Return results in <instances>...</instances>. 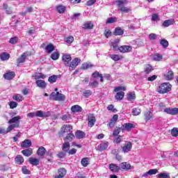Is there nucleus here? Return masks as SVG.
<instances>
[{"instance_id":"nucleus-18","label":"nucleus","mask_w":178,"mask_h":178,"mask_svg":"<svg viewBox=\"0 0 178 178\" xmlns=\"http://www.w3.org/2000/svg\"><path fill=\"white\" fill-rule=\"evenodd\" d=\"M73 129V127L70 124H65L62 128H61V133L65 134V133H70L72 129Z\"/></svg>"},{"instance_id":"nucleus-19","label":"nucleus","mask_w":178,"mask_h":178,"mask_svg":"<svg viewBox=\"0 0 178 178\" xmlns=\"http://www.w3.org/2000/svg\"><path fill=\"white\" fill-rule=\"evenodd\" d=\"M67 172V171L64 168H61L58 169V175L56 176L55 178L65 177V176H66Z\"/></svg>"},{"instance_id":"nucleus-61","label":"nucleus","mask_w":178,"mask_h":178,"mask_svg":"<svg viewBox=\"0 0 178 178\" xmlns=\"http://www.w3.org/2000/svg\"><path fill=\"white\" fill-rule=\"evenodd\" d=\"M73 138H74V135L72 133H70L65 138V140H67L68 141H72V140H73Z\"/></svg>"},{"instance_id":"nucleus-34","label":"nucleus","mask_w":178,"mask_h":178,"mask_svg":"<svg viewBox=\"0 0 178 178\" xmlns=\"http://www.w3.org/2000/svg\"><path fill=\"white\" fill-rule=\"evenodd\" d=\"M128 101H134L136 99V92H130L127 94Z\"/></svg>"},{"instance_id":"nucleus-37","label":"nucleus","mask_w":178,"mask_h":178,"mask_svg":"<svg viewBox=\"0 0 178 178\" xmlns=\"http://www.w3.org/2000/svg\"><path fill=\"white\" fill-rule=\"evenodd\" d=\"M165 80H173V72L172 71H168V72L167 74H165Z\"/></svg>"},{"instance_id":"nucleus-23","label":"nucleus","mask_w":178,"mask_h":178,"mask_svg":"<svg viewBox=\"0 0 178 178\" xmlns=\"http://www.w3.org/2000/svg\"><path fill=\"white\" fill-rule=\"evenodd\" d=\"M45 154H47V149H45V147L41 146L38 149L37 154L38 155V156H44Z\"/></svg>"},{"instance_id":"nucleus-22","label":"nucleus","mask_w":178,"mask_h":178,"mask_svg":"<svg viewBox=\"0 0 178 178\" xmlns=\"http://www.w3.org/2000/svg\"><path fill=\"white\" fill-rule=\"evenodd\" d=\"M15 76V74L14 72H8L3 74V77L4 79H6V80H12L13 79Z\"/></svg>"},{"instance_id":"nucleus-42","label":"nucleus","mask_w":178,"mask_h":178,"mask_svg":"<svg viewBox=\"0 0 178 178\" xmlns=\"http://www.w3.org/2000/svg\"><path fill=\"white\" fill-rule=\"evenodd\" d=\"M123 33V30L120 27H117L115 29L114 35H122Z\"/></svg>"},{"instance_id":"nucleus-59","label":"nucleus","mask_w":178,"mask_h":178,"mask_svg":"<svg viewBox=\"0 0 178 178\" xmlns=\"http://www.w3.org/2000/svg\"><path fill=\"white\" fill-rule=\"evenodd\" d=\"M90 67H92V65L87 63H84L82 65V69H90Z\"/></svg>"},{"instance_id":"nucleus-49","label":"nucleus","mask_w":178,"mask_h":178,"mask_svg":"<svg viewBox=\"0 0 178 178\" xmlns=\"http://www.w3.org/2000/svg\"><path fill=\"white\" fill-rule=\"evenodd\" d=\"M118 22V19L116 17H109L107 19L106 24H111L112 23H115Z\"/></svg>"},{"instance_id":"nucleus-17","label":"nucleus","mask_w":178,"mask_h":178,"mask_svg":"<svg viewBox=\"0 0 178 178\" xmlns=\"http://www.w3.org/2000/svg\"><path fill=\"white\" fill-rule=\"evenodd\" d=\"M108 168L111 172H113L114 173H116L120 170V166H118V165L115 163H111L108 165Z\"/></svg>"},{"instance_id":"nucleus-46","label":"nucleus","mask_w":178,"mask_h":178,"mask_svg":"<svg viewBox=\"0 0 178 178\" xmlns=\"http://www.w3.org/2000/svg\"><path fill=\"white\" fill-rule=\"evenodd\" d=\"M16 127H19V124H13L11 125H10L8 128H7V133H10V131H12V130H13V129H16Z\"/></svg>"},{"instance_id":"nucleus-43","label":"nucleus","mask_w":178,"mask_h":178,"mask_svg":"<svg viewBox=\"0 0 178 178\" xmlns=\"http://www.w3.org/2000/svg\"><path fill=\"white\" fill-rule=\"evenodd\" d=\"M92 77L95 79H97V77H99L100 81L102 83L104 81V77L102 76V74H99V72H95L92 74Z\"/></svg>"},{"instance_id":"nucleus-15","label":"nucleus","mask_w":178,"mask_h":178,"mask_svg":"<svg viewBox=\"0 0 178 178\" xmlns=\"http://www.w3.org/2000/svg\"><path fill=\"white\" fill-rule=\"evenodd\" d=\"M119 44V39H116L113 42H110L109 44L111 48H113L114 51H119V47L118 44Z\"/></svg>"},{"instance_id":"nucleus-4","label":"nucleus","mask_w":178,"mask_h":178,"mask_svg":"<svg viewBox=\"0 0 178 178\" xmlns=\"http://www.w3.org/2000/svg\"><path fill=\"white\" fill-rule=\"evenodd\" d=\"M33 55L31 51H26L22 56L17 59V63L18 65H22V63H24L26 62V59H27V56H31Z\"/></svg>"},{"instance_id":"nucleus-16","label":"nucleus","mask_w":178,"mask_h":178,"mask_svg":"<svg viewBox=\"0 0 178 178\" xmlns=\"http://www.w3.org/2000/svg\"><path fill=\"white\" fill-rule=\"evenodd\" d=\"M145 116V122H149V120H152L154 119V115L149 111H147L144 114Z\"/></svg>"},{"instance_id":"nucleus-38","label":"nucleus","mask_w":178,"mask_h":178,"mask_svg":"<svg viewBox=\"0 0 178 178\" xmlns=\"http://www.w3.org/2000/svg\"><path fill=\"white\" fill-rule=\"evenodd\" d=\"M124 98V92H118L115 95V99L118 101H120L121 99H123Z\"/></svg>"},{"instance_id":"nucleus-48","label":"nucleus","mask_w":178,"mask_h":178,"mask_svg":"<svg viewBox=\"0 0 178 178\" xmlns=\"http://www.w3.org/2000/svg\"><path fill=\"white\" fill-rule=\"evenodd\" d=\"M140 113L141 109H140L139 108H135L132 111V115H134V116H138V115H140Z\"/></svg>"},{"instance_id":"nucleus-44","label":"nucleus","mask_w":178,"mask_h":178,"mask_svg":"<svg viewBox=\"0 0 178 178\" xmlns=\"http://www.w3.org/2000/svg\"><path fill=\"white\" fill-rule=\"evenodd\" d=\"M13 99L15 101H17L18 102H20V101H23L24 97L22 96V95H15L13 96Z\"/></svg>"},{"instance_id":"nucleus-31","label":"nucleus","mask_w":178,"mask_h":178,"mask_svg":"<svg viewBox=\"0 0 178 178\" xmlns=\"http://www.w3.org/2000/svg\"><path fill=\"white\" fill-rule=\"evenodd\" d=\"M71 111L74 113H76L78 112H81V111H83V108L79 105H74L71 107Z\"/></svg>"},{"instance_id":"nucleus-8","label":"nucleus","mask_w":178,"mask_h":178,"mask_svg":"<svg viewBox=\"0 0 178 178\" xmlns=\"http://www.w3.org/2000/svg\"><path fill=\"white\" fill-rule=\"evenodd\" d=\"M132 50H133V47L131 46H129V45H123V46H120L119 47V51L122 54L131 52Z\"/></svg>"},{"instance_id":"nucleus-27","label":"nucleus","mask_w":178,"mask_h":178,"mask_svg":"<svg viewBox=\"0 0 178 178\" xmlns=\"http://www.w3.org/2000/svg\"><path fill=\"white\" fill-rule=\"evenodd\" d=\"M22 154L24 156H31V155H33V149L28 148L26 149H24L22 151Z\"/></svg>"},{"instance_id":"nucleus-2","label":"nucleus","mask_w":178,"mask_h":178,"mask_svg":"<svg viewBox=\"0 0 178 178\" xmlns=\"http://www.w3.org/2000/svg\"><path fill=\"white\" fill-rule=\"evenodd\" d=\"M171 90L172 85L169 83H163L157 88V91L159 94H166L167 92H169V91H171Z\"/></svg>"},{"instance_id":"nucleus-41","label":"nucleus","mask_w":178,"mask_h":178,"mask_svg":"<svg viewBox=\"0 0 178 178\" xmlns=\"http://www.w3.org/2000/svg\"><path fill=\"white\" fill-rule=\"evenodd\" d=\"M70 149V143L69 142H65L63 145V151L67 152Z\"/></svg>"},{"instance_id":"nucleus-30","label":"nucleus","mask_w":178,"mask_h":178,"mask_svg":"<svg viewBox=\"0 0 178 178\" xmlns=\"http://www.w3.org/2000/svg\"><path fill=\"white\" fill-rule=\"evenodd\" d=\"M172 24H175V19H170L165 20L163 23V27H169V26H172Z\"/></svg>"},{"instance_id":"nucleus-52","label":"nucleus","mask_w":178,"mask_h":178,"mask_svg":"<svg viewBox=\"0 0 178 178\" xmlns=\"http://www.w3.org/2000/svg\"><path fill=\"white\" fill-rule=\"evenodd\" d=\"M171 136L172 137H178V128H173L171 130Z\"/></svg>"},{"instance_id":"nucleus-12","label":"nucleus","mask_w":178,"mask_h":178,"mask_svg":"<svg viewBox=\"0 0 178 178\" xmlns=\"http://www.w3.org/2000/svg\"><path fill=\"white\" fill-rule=\"evenodd\" d=\"M88 126H90V127H92V126L95 124L96 120H95V116H94L93 114L88 115Z\"/></svg>"},{"instance_id":"nucleus-26","label":"nucleus","mask_w":178,"mask_h":178,"mask_svg":"<svg viewBox=\"0 0 178 178\" xmlns=\"http://www.w3.org/2000/svg\"><path fill=\"white\" fill-rule=\"evenodd\" d=\"M75 136L76 138H78V140H81V138H86V134L82 131L78 130L75 133Z\"/></svg>"},{"instance_id":"nucleus-1","label":"nucleus","mask_w":178,"mask_h":178,"mask_svg":"<svg viewBox=\"0 0 178 178\" xmlns=\"http://www.w3.org/2000/svg\"><path fill=\"white\" fill-rule=\"evenodd\" d=\"M117 6H118V10L122 12L123 13H129L131 9L129 7H124L123 5H126L127 1L126 0H117L115 1Z\"/></svg>"},{"instance_id":"nucleus-56","label":"nucleus","mask_w":178,"mask_h":178,"mask_svg":"<svg viewBox=\"0 0 178 178\" xmlns=\"http://www.w3.org/2000/svg\"><path fill=\"white\" fill-rule=\"evenodd\" d=\"M115 92L118 91H126V88L124 86H118L114 89Z\"/></svg>"},{"instance_id":"nucleus-64","label":"nucleus","mask_w":178,"mask_h":178,"mask_svg":"<svg viewBox=\"0 0 178 178\" xmlns=\"http://www.w3.org/2000/svg\"><path fill=\"white\" fill-rule=\"evenodd\" d=\"M172 115H178V108H172L171 111Z\"/></svg>"},{"instance_id":"nucleus-24","label":"nucleus","mask_w":178,"mask_h":178,"mask_svg":"<svg viewBox=\"0 0 178 178\" xmlns=\"http://www.w3.org/2000/svg\"><path fill=\"white\" fill-rule=\"evenodd\" d=\"M131 168V165L130 163L127 162H122L120 164V169H122L123 170H129V169Z\"/></svg>"},{"instance_id":"nucleus-13","label":"nucleus","mask_w":178,"mask_h":178,"mask_svg":"<svg viewBox=\"0 0 178 178\" xmlns=\"http://www.w3.org/2000/svg\"><path fill=\"white\" fill-rule=\"evenodd\" d=\"M118 119H119V115L115 114L111 119L110 122L108 123L109 127H115V124H116V122H118Z\"/></svg>"},{"instance_id":"nucleus-9","label":"nucleus","mask_w":178,"mask_h":178,"mask_svg":"<svg viewBox=\"0 0 178 178\" xmlns=\"http://www.w3.org/2000/svg\"><path fill=\"white\" fill-rule=\"evenodd\" d=\"M35 116L38 118H49L51 116V112H44L42 111H38L35 113Z\"/></svg>"},{"instance_id":"nucleus-50","label":"nucleus","mask_w":178,"mask_h":178,"mask_svg":"<svg viewBox=\"0 0 178 178\" xmlns=\"http://www.w3.org/2000/svg\"><path fill=\"white\" fill-rule=\"evenodd\" d=\"M160 44L161 45H162L163 48H168V47H169V42H168V40L164 39L160 41Z\"/></svg>"},{"instance_id":"nucleus-6","label":"nucleus","mask_w":178,"mask_h":178,"mask_svg":"<svg viewBox=\"0 0 178 178\" xmlns=\"http://www.w3.org/2000/svg\"><path fill=\"white\" fill-rule=\"evenodd\" d=\"M81 62V60L79 58H75L70 63V65L67 67H70V70H74L77 66H79V63Z\"/></svg>"},{"instance_id":"nucleus-3","label":"nucleus","mask_w":178,"mask_h":178,"mask_svg":"<svg viewBox=\"0 0 178 178\" xmlns=\"http://www.w3.org/2000/svg\"><path fill=\"white\" fill-rule=\"evenodd\" d=\"M51 99H54V101H65L66 99V97L65 95L59 93V92H53L50 95Z\"/></svg>"},{"instance_id":"nucleus-55","label":"nucleus","mask_w":178,"mask_h":178,"mask_svg":"<svg viewBox=\"0 0 178 178\" xmlns=\"http://www.w3.org/2000/svg\"><path fill=\"white\" fill-rule=\"evenodd\" d=\"M92 94V92H91V90H85V91L83 92V97H85L86 98H88V97H90Z\"/></svg>"},{"instance_id":"nucleus-7","label":"nucleus","mask_w":178,"mask_h":178,"mask_svg":"<svg viewBox=\"0 0 178 178\" xmlns=\"http://www.w3.org/2000/svg\"><path fill=\"white\" fill-rule=\"evenodd\" d=\"M62 60L67 67L70 66V62H72V56L70 54H63Z\"/></svg>"},{"instance_id":"nucleus-5","label":"nucleus","mask_w":178,"mask_h":178,"mask_svg":"<svg viewBox=\"0 0 178 178\" xmlns=\"http://www.w3.org/2000/svg\"><path fill=\"white\" fill-rule=\"evenodd\" d=\"M121 148L124 154H127V152H130V151H131L133 144H131V142H126L124 145L121 147Z\"/></svg>"},{"instance_id":"nucleus-20","label":"nucleus","mask_w":178,"mask_h":178,"mask_svg":"<svg viewBox=\"0 0 178 178\" xmlns=\"http://www.w3.org/2000/svg\"><path fill=\"white\" fill-rule=\"evenodd\" d=\"M31 140L26 139L22 142L21 147L22 148H30V147H31Z\"/></svg>"},{"instance_id":"nucleus-10","label":"nucleus","mask_w":178,"mask_h":178,"mask_svg":"<svg viewBox=\"0 0 178 178\" xmlns=\"http://www.w3.org/2000/svg\"><path fill=\"white\" fill-rule=\"evenodd\" d=\"M136 127V125H134L132 123H124L121 129L122 131L127 130V131H131V129H134Z\"/></svg>"},{"instance_id":"nucleus-36","label":"nucleus","mask_w":178,"mask_h":178,"mask_svg":"<svg viewBox=\"0 0 178 178\" xmlns=\"http://www.w3.org/2000/svg\"><path fill=\"white\" fill-rule=\"evenodd\" d=\"M60 56V54H59V51H54L53 54H51V58L53 60H58Z\"/></svg>"},{"instance_id":"nucleus-28","label":"nucleus","mask_w":178,"mask_h":178,"mask_svg":"<svg viewBox=\"0 0 178 178\" xmlns=\"http://www.w3.org/2000/svg\"><path fill=\"white\" fill-rule=\"evenodd\" d=\"M110 58L115 62H118V61L122 60V59H123V56H122L119 54H111V55H110Z\"/></svg>"},{"instance_id":"nucleus-63","label":"nucleus","mask_w":178,"mask_h":178,"mask_svg":"<svg viewBox=\"0 0 178 178\" xmlns=\"http://www.w3.org/2000/svg\"><path fill=\"white\" fill-rule=\"evenodd\" d=\"M9 170V165H2L0 166V170H2L3 172H6V170Z\"/></svg>"},{"instance_id":"nucleus-53","label":"nucleus","mask_w":178,"mask_h":178,"mask_svg":"<svg viewBox=\"0 0 178 178\" xmlns=\"http://www.w3.org/2000/svg\"><path fill=\"white\" fill-rule=\"evenodd\" d=\"M81 163L82 166L86 167L88 165V158L82 159Z\"/></svg>"},{"instance_id":"nucleus-40","label":"nucleus","mask_w":178,"mask_h":178,"mask_svg":"<svg viewBox=\"0 0 178 178\" xmlns=\"http://www.w3.org/2000/svg\"><path fill=\"white\" fill-rule=\"evenodd\" d=\"M35 80H40V79H45V77H47V76H45L44 74H41V73H36L34 76H33Z\"/></svg>"},{"instance_id":"nucleus-45","label":"nucleus","mask_w":178,"mask_h":178,"mask_svg":"<svg viewBox=\"0 0 178 178\" xmlns=\"http://www.w3.org/2000/svg\"><path fill=\"white\" fill-rule=\"evenodd\" d=\"M56 80H58V76L53 75L49 77L48 81H49L51 84H54V83L56 82Z\"/></svg>"},{"instance_id":"nucleus-60","label":"nucleus","mask_w":178,"mask_h":178,"mask_svg":"<svg viewBox=\"0 0 178 178\" xmlns=\"http://www.w3.org/2000/svg\"><path fill=\"white\" fill-rule=\"evenodd\" d=\"M9 106L10 109H15V108H17V103L15 102H10Z\"/></svg>"},{"instance_id":"nucleus-33","label":"nucleus","mask_w":178,"mask_h":178,"mask_svg":"<svg viewBox=\"0 0 178 178\" xmlns=\"http://www.w3.org/2000/svg\"><path fill=\"white\" fill-rule=\"evenodd\" d=\"M29 163H31V165L37 166L38 165H40V160L35 158H29Z\"/></svg>"},{"instance_id":"nucleus-11","label":"nucleus","mask_w":178,"mask_h":178,"mask_svg":"<svg viewBox=\"0 0 178 178\" xmlns=\"http://www.w3.org/2000/svg\"><path fill=\"white\" fill-rule=\"evenodd\" d=\"M109 143L108 141H102L97 147L98 151H105L108 148Z\"/></svg>"},{"instance_id":"nucleus-35","label":"nucleus","mask_w":178,"mask_h":178,"mask_svg":"<svg viewBox=\"0 0 178 178\" xmlns=\"http://www.w3.org/2000/svg\"><path fill=\"white\" fill-rule=\"evenodd\" d=\"M45 49L48 54H51L52 51H55V46L52 44H49L45 47Z\"/></svg>"},{"instance_id":"nucleus-54","label":"nucleus","mask_w":178,"mask_h":178,"mask_svg":"<svg viewBox=\"0 0 178 178\" xmlns=\"http://www.w3.org/2000/svg\"><path fill=\"white\" fill-rule=\"evenodd\" d=\"M17 41H19V38H17V36H15L10 39L9 42L10 44H17Z\"/></svg>"},{"instance_id":"nucleus-47","label":"nucleus","mask_w":178,"mask_h":178,"mask_svg":"<svg viewBox=\"0 0 178 178\" xmlns=\"http://www.w3.org/2000/svg\"><path fill=\"white\" fill-rule=\"evenodd\" d=\"M158 178H170V174L168 172H161L158 175Z\"/></svg>"},{"instance_id":"nucleus-21","label":"nucleus","mask_w":178,"mask_h":178,"mask_svg":"<svg viewBox=\"0 0 178 178\" xmlns=\"http://www.w3.org/2000/svg\"><path fill=\"white\" fill-rule=\"evenodd\" d=\"M94 27V24L91 22H86L83 24L82 29L83 30H91Z\"/></svg>"},{"instance_id":"nucleus-32","label":"nucleus","mask_w":178,"mask_h":178,"mask_svg":"<svg viewBox=\"0 0 178 178\" xmlns=\"http://www.w3.org/2000/svg\"><path fill=\"white\" fill-rule=\"evenodd\" d=\"M15 163H17V165H22V163L24 162V159L21 155H17L15 157Z\"/></svg>"},{"instance_id":"nucleus-58","label":"nucleus","mask_w":178,"mask_h":178,"mask_svg":"<svg viewBox=\"0 0 178 178\" xmlns=\"http://www.w3.org/2000/svg\"><path fill=\"white\" fill-rule=\"evenodd\" d=\"M120 131H122V128L115 129L113 133V136H119V134H120Z\"/></svg>"},{"instance_id":"nucleus-57","label":"nucleus","mask_w":178,"mask_h":178,"mask_svg":"<svg viewBox=\"0 0 178 178\" xmlns=\"http://www.w3.org/2000/svg\"><path fill=\"white\" fill-rule=\"evenodd\" d=\"M152 20L153 22H158L159 20V15L154 13L152 15Z\"/></svg>"},{"instance_id":"nucleus-39","label":"nucleus","mask_w":178,"mask_h":178,"mask_svg":"<svg viewBox=\"0 0 178 178\" xmlns=\"http://www.w3.org/2000/svg\"><path fill=\"white\" fill-rule=\"evenodd\" d=\"M56 9L58 13H65L66 11V8L63 6H57Z\"/></svg>"},{"instance_id":"nucleus-25","label":"nucleus","mask_w":178,"mask_h":178,"mask_svg":"<svg viewBox=\"0 0 178 178\" xmlns=\"http://www.w3.org/2000/svg\"><path fill=\"white\" fill-rule=\"evenodd\" d=\"M36 86L39 87V88H47V83L44 80H37Z\"/></svg>"},{"instance_id":"nucleus-29","label":"nucleus","mask_w":178,"mask_h":178,"mask_svg":"<svg viewBox=\"0 0 178 178\" xmlns=\"http://www.w3.org/2000/svg\"><path fill=\"white\" fill-rule=\"evenodd\" d=\"M10 58V54H9V53L2 52L0 54V59L1 60H8Z\"/></svg>"},{"instance_id":"nucleus-62","label":"nucleus","mask_w":178,"mask_h":178,"mask_svg":"<svg viewBox=\"0 0 178 178\" xmlns=\"http://www.w3.org/2000/svg\"><path fill=\"white\" fill-rule=\"evenodd\" d=\"M148 173L149 176H152V175H156V173H158V169H151L148 171Z\"/></svg>"},{"instance_id":"nucleus-14","label":"nucleus","mask_w":178,"mask_h":178,"mask_svg":"<svg viewBox=\"0 0 178 178\" xmlns=\"http://www.w3.org/2000/svg\"><path fill=\"white\" fill-rule=\"evenodd\" d=\"M20 119H22V118L19 115L15 116L13 118H11L9 121L8 123L9 124H12V123H14V124H18V127H19V124L20 123Z\"/></svg>"},{"instance_id":"nucleus-51","label":"nucleus","mask_w":178,"mask_h":178,"mask_svg":"<svg viewBox=\"0 0 178 178\" xmlns=\"http://www.w3.org/2000/svg\"><path fill=\"white\" fill-rule=\"evenodd\" d=\"M152 59L154 60H157V61L162 60V55L158 54H154L152 56Z\"/></svg>"}]
</instances>
